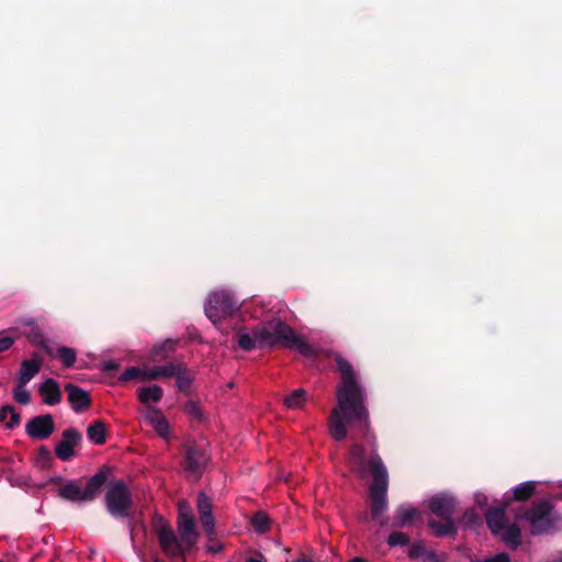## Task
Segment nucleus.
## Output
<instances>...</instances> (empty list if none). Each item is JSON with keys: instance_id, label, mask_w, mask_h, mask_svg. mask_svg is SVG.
Returning <instances> with one entry per match:
<instances>
[{"instance_id": "obj_16", "label": "nucleus", "mask_w": 562, "mask_h": 562, "mask_svg": "<svg viewBox=\"0 0 562 562\" xmlns=\"http://www.w3.org/2000/svg\"><path fill=\"white\" fill-rule=\"evenodd\" d=\"M42 362V358L37 356H33L32 359L23 361L20 369L19 382H21V384H27L41 370Z\"/></svg>"}, {"instance_id": "obj_19", "label": "nucleus", "mask_w": 562, "mask_h": 562, "mask_svg": "<svg viewBox=\"0 0 562 562\" xmlns=\"http://www.w3.org/2000/svg\"><path fill=\"white\" fill-rule=\"evenodd\" d=\"M486 522L494 535H501L505 528V514L503 509H492L486 513Z\"/></svg>"}, {"instance_id": "obj_37", "label": "nucleus", "mask_w": 562, "mask_h": 562, "mask_svg": "<svg viewBox=\"0 0 562 562\" xmlns=\"http://www.w3.org/2000/svg\"><path fill=\"white\" fill-rule=\"evenodd\" d=\"M63 441L71 442V445L75 446L80 440L81 436L76 429L69 428L63 432Z\"/></svg>"}, {"instance_id": "obj_27", "label": "nucleus", "mask_w": 562, "mask_h": 562, "mask_svg": "<svg viewBox=\"0 0 562 562\" xmlns=\"http://www.w3.org/2000/svg\"><path fill=\"white\" fill-rule=\"evenodd\" d=\"M119 380L121 382H126L130 380L147 381L146 374H145V367L144 368L130 367L124 370V372L120 375Z\"/></svg>"}, {"instance_id": "obj_21", "label": "nucleus", "mask_w": 562, "mask_h": 562, "mask_svg": "<svg viewBox=\"0 0 562 562\" xmlns=\"http://www.w3.org/2000/svg\"><path fill=\"white\" fill-rule=\"evenodd\" d=\"M29 330L26 331V336L33 345L40 346L46 350L48 355H53V350L47 346V340L44 335L40 331L34 322H29L27 324Z\"/></svg>"}, {"instance_id": "obj_6", "label": "nucleus", "mask_w": 562, "mask_h": 562, "mask_svg": "<svg viewBox=\"0 0 562 562\" xmlns=\"http://www.w3.org/2000/svg\"><path fill=\"white\" fill-rule=\"evenodd\" d=\"M238 302L227 291H215L207 297L205 304V315L213 323L217 324L222 319L233 316L239 310Z\"/></svg>"}, {"instance_id": "obj_7", "label": "nucleus", "mask_w": 562, "mask_h": 562, "mask_svg": "<svg viewBox=\"0 0 562 562\" xmlns=\"http://www.w3.org/2000/svg\"><path fill=\"white\" fill-rule=\"evenodd\" d=\"M154 528L156 530L160 548L167 557L173 559L180 558L192 548V546L184 542L180 536L177 537L173 530L162 518H158L155 521Z\"/></svg>"}, {"instance_id": "obj_48", "label": "nucleus", "mask_w": 562, "mask_h": 562, "mask_svg": "<svg viewBox=\"0 0 562 562\" xmlns=\"http://www.w3.org/2000/svg\"><path fill=\"white\" fill-rule=\"evenodd\" d=\"M155 562H162V561H159V560H155Z\"/></svg>"}, {"instance_id": "obj_12", "label": "nucleus", "mask_w": 562, "mask_h": 562, "mask_svg": "<svg viewBox=\"0 0 562 562\" xmlns=\"http://www.w3.org/2000/svg\"><path fill=\"white\" fill-rule=\"evenodd\" d=\"M26 434L35 439H45L54 431V422L50 415L37 416L26 424Z\"/></svg>"}, {"instance_id": "obj_26", "label": "nucleus", "mask_w": 562, "mask_h": 562, "mask_svg": "<svg viewBox=\"0 0 562 562\" xmlns=\"http://www.w3.org/2000/svg\"><path fill=\"white\" fill-rule=\"evenodd\" d=\"M535 487L536 482L533 481L520 483L513 490L514 497L518 501H525L533 494Z\"/></svg>"}, {"instance_id": "obj_4", "label": "nucleus", "mask_w": 562, "mask_h": 562, "mask_svg": "<svg viewBox=\"0 0 562 562\" xmlns=\"http://www.w3.org/2000/svg\"><path fill=\"white\" fill-rule=\"evenodd\" d=\"M428 506L434 515L443 520L442 522L429 521V527L432 529L434 533L439 537L451 533L454 530V525L451 520L456 507L454 498L448 494L435 495L429 499Z\"/></svg>"}, {"instance_id": "obj_32", "label": "nucleus", "mask_w": 562, "mask_h": 562, "mask_svg": "<svg viewBox=\"0 0 562 562\" xmlns=\"http://www.w3.org/2000/svg\"><path fill=\"white\" fill-rule=\"evenodd\" d=\"M252 527L257 532H266L269 528L268 516L263 513H257L252 518Z\"/></svg>"}, {"instance_id": "obj_46", "label": "nucleus", "mask_w": 562, "mask_h": 562, "mask_svg": "<svg viewBox=\"0 0 562 562\" xmlns=\"http://www.w3.org/2000/svg\"><path fill=\"white\" fill-rule=\"evenodd\" d=\"M296 562H313V561L307 558H301V559L296 560Z\"/></svg>"}, {"instance_id": "obj_44", "label": "nucleus", "mask_w": 562, "mask_h": 562, "mask_svg": "<svg viewBox=\"0 0 562 562\" xmlns=\"http://www.w3.org/2000/svg\"><path fill=\"white\" fill-rule=\"evenodd\" d=\"M207 550L210 552H213V553H217L222 550V546L221 544H217V543H214V544H209L207 546Z\"/></svg>"}, {"instance_id": "obj_29", "label": "nucleus", "mask_w": 562, "mask_h": 562, "mask_svg": "<svg viewBox=\"0 0 562 562\" xmlns=\"http://www.w3.org/2000/svg\"><path fill=\"white\" fill-rule=\"evenodd\" d=\"M56 356L60 359L63 364L67 368L71 367L77 359L75 349L69 347H60L56 351Z\"/></svg>"}, {"instance_id": "obj_40", "label": "nucleus", "mask_w": 562, "mask_h": 562, "mask_svg": "<svg viewBox=\"0 0 562 562\" xmlns=\"http://www.w3.org/2000/svg\"><path fill=\"white\" fill-rule=\"evenodd\" d=\"M484 562H510V559L506 553H497L491 558L485 559Z\"/></svg>"}, {"instance_id": "obj_5", "label": "nucleus", "mask_w": 562, "mask_h": 562, "mask_svg": "<svg viewBox=\"0 0 562 562\" xmlns=\"http://www.w3.org/2000/svg\"><path fill=\"white\" fill-rule=\"evenodd\" d=\"M104 482L103 473H97L90 477L85 487L76 481H67L59 486L58 495L70 502H89L95 497Z\"/></svg>"}, {"instance_id": "obj_45", "label": "nucleus", "mask_w": 562, "mask_h": 562, "mask_svg": "<svg viewBox=\"0 0 562 562\" xmlns=\"http://www.w3.org/2000/svg\"><path fill=\"white\" fill-rule=\"evenodd\" d=\"M349 562H366V561L361 558H353Z\"/></svg>"}, {"instance_id": "obj_43", "label": "nucleus", "mask_w": 562, "mask_h": 562, "mask_svg": "<svg viewBox=\"0 0 562 562\" xmlns=\"http://www.w3.org/2000/svg\"><path fill=\"white\" fill-rule=\"evenodd\" d=\"M475 499H476V503L480 506H484L487 503V497L485 495H483V494H476L475 495Z\"/></svg>"}, {"instance_id": "obj_11", "label": "nucleus", "mask_w": 562, "mask_h": 562, "mask_svg": "<svg viewBox=\"0 0 562 562\" xmlns=\"http://www.w3.org/2000/svg\"><path fill=\"white\" fill-rule=\"evenodd\" d=\"M207 462L205 448L199 445H190L187 448L186 469L192 475L198 476Z\"/></svg>"}, {"instance_id": "obj_20", "label": "nucleus", "mask_w": 562, "mask_h": 562, "mask_svg": "<svg viewBox=\"0 0 562 562\" xmlns=\"http://www.w3.org/2000/svg\"><path fill=\"white\" fill-rule=\"evenodd\" d=\"M499 536H502V540L513 549H516L521 542L520 529L515 524L505 526Z\"/></svg>"}, {"instance_id": "obj_18", "label": "nucleus", "mask_w": 562, "mask_h": 562, "mask_svg": "<svg viewBox=\"0 0 562 562\" xmlns=\"http://www.w3.org/2000/svg\"><path fill=\"white\" fill-rule=\"evenodd\" d=\"M164 390L157 384L140 387L138 390V400L144 406H150L149 403L160 402Z\"/></svg>"}, {"instance_id": "obj_42", "label": "nucleus", "mask_w": 562, "mask_h": 562, "mask_svg": "<svg viewBox=\"0 0 562 562\" xmlns=\"http://www.w3.org/2000/svg\"><path fill=\"white\" fill-rule=\"evenodd\" d=\"M179 507V517H183L184 515H192L190 510V506L186 501H182L178 504Z\"/></svg>"}, {"instance_id": "obj_24", "label": "nucleus", "mask_w": 562, "mask_h": 562, "mask_svg": "<svg viewBox=\"0 0 562 562\" xmlns=\"http://www.w3.org/2000/svg\"><path fill=\"white\" fill-rule=\"evenodd\" d=\"M416 516L417 512L415 508L408 505H403L396 510L395 520L397 525L405 526L406 524L413 521Z\"/></svg>"}, {"instance_id": "obj_2", "label": "nucleus", "mask_w": 562, "mask_h": 562, "mask_svg": "<svg viewBox=\"0 0 562 562\" xmlns=\"http://www.w3.org/2000/svg\"><path fill=\"white\" fill-rule=\"evenodd\" d=\"M237 344L241 349L247 351L255 348L281 345L295 349L305 357H312L317 352L316 347L302 340L291 327L280 319L260 323L251 330L245 328L239 329L237 331Z\"/></svg>"}, {"instance_id": "obj_23", "label": "nucleus", "mask_w": 562, "mask_h": 562, "mask_svg": "<svg viewBox=\"0 0 562 562\" xmlns=\"http://www.w3.org/2000/svg\"><path fill=\"white\" fill-rule=\"evenodd\" d=\"M0 422L4 423L7 428H14L20 423V415L12 406H3L0 409Z\"/></svg>"}, {"instance_id": "obj_13", "label": "nucleus", "mask_w": 562, "mask_h": 562, "mask_svg": "<svg viewBox=\"0 0 562 562\" xmlns=\"http://www.w3.org/2000/svg\"><path fill=\"white\" fill-rule=\"evenodd\" d=\"M66 390L68 401L75 412H82L89 407L90 397L88 392L72 384H67Z\"/></svg>"}, {"instance_id": "obj_34", "label": "nucleus", "mask_w": 562, "mask_h": 562, "mask_svg": "<svg viewBox=\"0 0 562 562\" xmlns=\"http://www.w3.org/2000/svg\"><path fill=\"white\" fill-rule=\"evenodd\" d=\"M407 542H408V538L406 537V535L403 532H400V531L392 532L387 538V543L391 547L405 546V544H407Z\"/></svg>"}, {"instance_id": "obj_35", "label": "nucleus", "mask_w": 562, "mask_h": 562, "mask_svg": "<svg viewBox=\"0 0 562 562\" xmlns=\"http://www.w3.org/2000/svg\"><path fill=\"white\" fill-rule=\"evenodd\" d=\"M199 514L212 513V505L210 498L205 494H200L198 498Z\"/></svg>"}, {"instance_id": "obj_36", "label": "nucleus", "mask_w": 562, "mask_h": 562, "mask_svg": "<svg viewBox=\"0 0 562 562\" xmlns=\"http://www.w3.org/2000/svg\"><path fill=\"white\" fill-rule=\"evenodd\" d=\"M200 519L203 528L205 529L207 535H213L214 532V520L212 517V513L200 514Z\"/></svg>"}, {"instance_id": "obj_22", "label": "nucleus", "mask_w": 562, "mask_h": 562, "mask_svg": "<svg viewBox=\"0 0 562 562\" xmlns=\"http://www.w3.org/2000/svg\"><path fill=\"white\" fill-rule=\"evenodd\" d=\"M88 438L94 445H102L105 442V425L104 423L97 420L92 423L87 429Z\"/></svg>"}, {"instance_id": "obj_15", "label": "nucleus", "mask_w": 562, "mask_h": 562, "mask_svg": "<svg viewBox=\"0 0 562 562\" xmlns=\"http://www.w3.org/2000/svg\"><path fill=\"white\" fill-rule=\"evenodd\" d=\"M40 393L45 404L55 405L61 400V392L57 382L53 379L45 380L40 386Z\"/></svg>"}, {"instance_id": "obj_17", "label": "nucleus", "mask_w": 562, "mask_h": 562, "mask_svg": "<svg viewBox=\"0 0 562 562\" xmlns=\"http://www.w3.org/2000/svg\"><path fill=\"white\" fill-rule=\"evenodd\" d=\"M179 371V362H171L167 366H156L153 368L145 367V374L147 381L157 380L160 378H170Z\"/></svg>"}, {"instance_id": "obj_28", "label": "nucleus", "mask_w": 562, "mask_h": 562, "mask_svg": "<svg viewBox=\"0 0 562 562\" xmlns=\"http://www.w3.org/2000/svg\"><path fill=\"white\" fill-rule=\"evenodd\" d=\"M173 376L177 378V385L180 391L187 392L190 389L192 378L181 363H179V371L175 373Z\"/></svg>"}, {"instance_id": "obj_10", "label": "nucleus", "mask_w": 562, "mask_h": 562, "mask_svg": "<svg viewBox=\"0 0 562 562\" xmlns=\"http://www.w3.org/2000/svg\"><path fill=\"white\" fill-rule=\"evenodd\" d=\"M142 419L148 424L159 437L168 440L170 425L164 413L156 406H144L140 409Z\"/></svg>"}, {"instance_id": "obj_1", "label": "nucleus", "mask_w": 562, "mask_h": 562, "mask_svg": "<svg viewBox=\"0 0 562 562\" xmlns=\"http://www.w3.org/2000/svg\"><path fill=\"white\" fill-rule=\"evenodd\" d=\"M336 362L341 373V384L337 390V405L331 411L328 429L335 440L341 441L347 436V427L353 422L367 425L368 411L363 390L352 366L340 356Z\"/></svg>"}, {"instance_id": "obj_38", "label": "nucleus", "mask_w": 562, "mask_h": 562, "mask_svg": "<svg viewBox=\"0 0 562 562\" xmlns=\"http://www.w3.org/2000/svg\"><path fill=\"white\" fill-rule=\"evenodd\" d=\"M184 412L195 418H200L202 416L201 408L195 402H188L184 405Z\"/></svg>"}, {"instance_id": "obj_30", "label": "nucleus", "mask_w": 562, "mask_h": 562, "mask_svg": "<svg viewBox=\"0 0 562 562\" xmlns=\"http://www.w3.org/2000/svg\"><path fill=\"white\" fill-rule=\"evenodd\" d=\"M173 348V341L172 340H166L159 346H156L151 353H150V360L153 361H160L164 358L167 357V351L172 350Z\"/></svg>"}, {"instance_id": "obj_3", "label": "nucleus", "mask_w": 562, "mask_h": 562, "mask_svg": "<svg viewBox=\"0 0 562 562\" xmlns=\"http://www.w3.org/2000/svg\"><path fill=\"white\" fill-rule=\"evenodd\" d=\"M348 464L362 477L372 476L373 481L369 487L371 515L373 519H380L387 507V471L382 460L374 450L366 453L361 446L353 445L348 456Z\"/></svg>"}, {"instance_id": "obj_9", "label": "nucleus", "mask_w": 562, "mask_h": 562, "mask_svg": "<svg viewBox=\"0 0 562 562\" xmlns=\"http://www.w3.org/2000/svg\"><path fill=\"white\" fill-rule=\"evenodd\" d=\"M526 518L533 535L547 533L554 529L552 507L549 503L536 505L526 514Z\"/></svg>"}, {"instance_id": "obj_25", "label": "nucleus", "mask_w": 562, "mask_h": 562, "mask_svg": "<svg viewBox=\"0 0 562 562\" xmlns=\"http://www.w3.org/2000/svg\"><path fill=\"white\" fill-rule=\"evenodd\" d=\"M306 401V392L303 389H297L284 398V405L288 408H301Z\"/></svg>"}, {"instance_id": "obj_33", "label": "nucleus", "mask_w": 562, "mask_h": 562, "mask_svg": "<svg viewBox=\"0 0 562 562\" xmlns=\"http://www.w3.org/2000/svg\"><path fill=\"white\" fill-rule=\"evenodd\" d=\"M25 385L26 384H21V382H19V385L13 392L14 400L20 404H27L30 402V393L25 389Z\"/></svg>"}, {"instance_id": "obj_31", "label": "nucleus", "mask_w": 562, "mask_h": 562, "mask_svg": "<svg viewBox=\"0 0 562 562\" xmlns=\"http://www.w3.org/2000/svg\"><path fill=\"white\" fill-rule=\"evenodd\" d=\"M74 447L71 442L60 441L56 447V456L63 461H68L74 456Z\"/></svg>"}, {"instance_id": "obj_41", "label": "nucleus", "mask_w": 562, "mask_h": 562, "mask_svg": "<svg viewBox=\"0 0 562 562\" xmlns=\"http://www.w3.org/2000/svg\"><path fill=\"white\" fill-rule=\"evenodd\" d=\"M13 342H14V340L11 337H8V336L1 337L0 338V352L8 350L13 345Z\"/></svg>"}, {"instance_id": "obj_14", "label": "nucleus", "mask_w": 562, "mask_h": 562, "mask_svg": "<svg viewBox=\"0 0 562 562\" xmlns=\"http://www.w3.org/2000/svg\"><path fill=\"white\" fill-rule=\"evenodd\" d=\"M178 532L184 542L193 546L196 541L198 533L193 515H184L178 518Z\"/></svg>"}, {"instance_id": "obj_8", "label": "nucleus", "mask_w": 562, "mask_h": 562, "mask_svg": "<svg viewBox=\"0 0 562 562\" xmlns=\"http://www.w3.org/2000/svg\"><path fill=\"white\" fill-rule=\"evenodd\" d=\"M105 503L111 515L127 516L132 506V496L127 486L121 481L111 483L105 494Z\"/></svg>"}, {"instance_id": "obj_39", "label": "nucleus", "mask_w": 562, "mask_h": 562, "mask_svg": "<svg viewBox=\"0 0 562 562\" xmlns=\"http://www.w3.org/2000/svg\"><path fill=\"white\" fill-rule=\"evenodd\" d=\"M424 551H425V548L423 544L420 543H414L411 548H409V557L412 558H420L423 557L424 554Z\"/></svg>"}, {"instance_id": "obj_47", "label": "nucleus", "mask_w": 562, "mask_h": 562, "mask_svg": "<svg viewBox=\"0 0 562 562\" xmlns=\"http://www.w3.org/2000/svg\"><path fill=\"white\" fill-rule=\"evenodd\" d=\"M247 562H262V561L258 560V559H249Z\"/></svg>"}]
</instances>
